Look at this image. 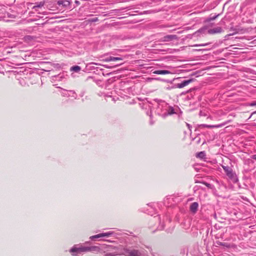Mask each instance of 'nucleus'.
<instances>
[{"label":"nucleus","instance_id":"1","mask_svg":"<svg viewBox=\"0 0 256 256\" xmlns=\"http://www.w3.org/2000/svg\"><path fill=\"white\" fill-rule=\"evenodd\" d=\"M222 168L230 178L234 182H237L238 180L236 178V174L233 172L232 169L226 166H222Z\"/></svg>","mask_w":256,"mask_h":256},{"label":"nucleus","instance_id":"2","mask_svg":"<svg viewBox=\"0 0 256 256\" xmlns=\"http://www.w3.org/2000/svg\"><path fill=\"white\" fill-rule=\"evenodd\" d=\"M93 248H94L90 247L73 248L70 250V252H77L78 253H81L82 252L92 250Z\"/></svg>","mask_w":256,"mask_h":256},{"label":"nucleus","instance_id":"3","mask_svg":"<svg viewBox=\"0 0 256 256\" xmlns=\"http://www.w3.org/2000/svg\"><path fill=\"white\" fill-rule=\"evenodd\" d=\"M112 232H104V233H100L94 236H92L90 237V238L92 240H93L94 238H100L102 237H108L112 234Z\"/></svg>","mask_w":256,"mask_h":256},{"label":"nucleus","instance_id":"4","mask_svg":"<svg viewBox=\"0 0 256 256\" xmlns=\"http://www.w3.org/2000/svg\"><path fill=\"white\" fill-rule=\"evenodd\" d=\"M222 31V28L218 26L208 30V33L210 34H220Z\"/></svg>","mask_w":256,"mask_h":256},{"label":"nucleus","instance_id":"5","mask_svg":"<svg viewBox=\"0 0 256 256\" xmlns=\"http://www.w3.org/2000/svg\"><path fill=\"white\" fill-rule=\"evenodd\" d=\"M193 81H194L193 79H190V80H184L180 84H176V87L179 88H182L188 86V84H190Z\"/></svg>","mask_w":256,"mask_h":256},{"label":"nucleus","instance_id":"6","mask_svg":"<svg viewBox=\"0 0 256 256\" xmlns=\"http://www.w3.org/2000/svg\"><path fill=\"white\" fill-rule=\"evenodd\" d=\"M198 204L196 202H192L190 206V210L193 214H196L198 210Z\"/></svg>","mask_w":256,"mask_h":256},{"label":"nucleus","instance_id":"7","mask_svg":"<svg viewBox=\"0 0 256 256\" xmlns=\"http://www.w3.org/2000/svg\"><path fill=\"white\" fill-rule=\"evenodd\" d=\"M177 36L176 35H168L165 36L164 38V41L168 42L173 40L177 39Z\"/></svg>","mask_w":256,"mask_h":256},{"label":"nucleus","instance_id":"8","mask_svg":"<svg viewBox=\"0 0 256 256\" xmlns=\"http://www.w3.org/2000/svg\"><path fill=\"white\" fill-rule=\"evenodd\" d=\"M154 74H171L172 72L167 70H156L153 72Z\"/></svg>","mask_w":256,"mask_h":256},{"label":"nucleus","instance_id":"9","mask_svg":"<svg viewBox=\"0 0 256 256\" xmlns=\"http://www.w3.org/2000/svg\"><path fill=\"white\" fill-rule=\"evenodd\" d=\"M58 5H62L64 7H66L69 6L70 4V2L66 0H59L58 2Z\"/></svg>","mask_w":256,"mask_h":256},{"label":"nucleus","instance_id":"10","mask_svg":"<svg viewBox=\"0 0 256 256\" xmlns=\"http://www.w3.org/2000/svg\"><path fill=\"white\" fill-rule=\"evenodd\" d=\"M128 256H140V254L138 250H133L128 252Z\"/></svg>","mask_w":256,"mask_h":256},{"label":"nucleus","instance_id":"11","mask_svg":"<svg viewBox=\"0 0 256 256\" xmlns=\"http://www.w3.org/2000/svg\"><path fill=\"white\" fill-rule=\"evenodd\" d=\"M205 152H200L196 154V156L198 158H204L205 157Z\"/></svg>","mask_w":256,"mask_h":256},{"label":"nucleus","instance_id":"12","mask_svg":"<svg viewBox=\"0 0 256 256\" xmlns=\"http://www.w3.org/2000/svg\"><path fill=\"white\" fill-rule=\"evenodd\" d=\"M44 2H39L38 4H36V5H35L32 8L36 10V8H40V7L44 6Z\"/></svg>","mask_w":256,"mask_h":256},{"label":"nucleus","instance_id":"13","mask_svg":"<svg viewBox=\"0 0 256 256\" xmlns=\"http://www.w3.org/2000/svg\"><path fill=\"white\" fill-rule=\"evenodd\" d=\"M70 70L75 72H78L80 70V67L78 66H74L71 68Z\"/></svg>","mask_w":256,"mask_h":256},{"label":"nucleus","instance_id":"14","mask_svg":"<svg viewBox=\"0 0 256 256\" xmlns=\"http://www.w3.org/2000/svg\"><path fill=\"white\" fill-rule=\"evenodd\" d=\"M110 60H111V61L122 60V58L120 57L110 56Z\"/></svg>","mask_w":256,"mask_h":256},{"label":"nucleus","instance_id":"15","mask_svg":"<svg viewBox=\"0 0 256 256\" xmlns=\"http://www.w3.org/2000/svg\"><path fill=\"white\" fill-rule=\"evenodd\" d=\"M168 112L169 114H172L175 113L174 109L172 107L170 108Z\"/></svg>","mask_w":256,"mask_h":256},{"label":"nucleus","instance_id":"16","mask_svg":"<svg viewBox=\"0 0 256 256\" xmlns=\"http://www.w3.org/2000/svg\"><path fill=\"white\" fill-rule=\"evenodd\" d=\"M202 126L208 128H218V126H210V125H205V124L202 125Z\"/></svg>","mask_w":256,"mask_h":256},{"label":"nucleus","instance_id":"17","mask_svg":"<svg viewBox=\"0 0 256 256\" xmlns=\"http://www.w3.org/2000/svg\"><path fill=\"white\" fill-rule=\"evenodd\" d=\"M98 18H92V19H90L88 20V22H98Z\"/></svg>","mask_w":256,"mask_h":256},{"label":"nucleus","instance_id":"18","mask_svg":"<svg viewBox=\"0 0 256 256\" xmlns=\"http://www.w3.org/2000/svg\"><path fill=\"white\" fill-rule=\"evenodd\" d=\"M102 61L106 62H110L111 60H110V57H109V58H107L105 59L102 60Z\"/></svg>","mask_w":256,"mask_h":256},{"label":"nucleus","instance_id":"19","mask_svg":"<svg viewBox=\"0 0 256 256\" xmlns=\"http://www.w3.org/2000/svg\"><path fill=\"white\" fill-rule=\"evenodd\" d=\"M220 244L222 246H226V247H230V245H228L226 243H222V242H220Z\"/></svg>","mask_w":256,"mask_h":256},{"label":"nucleus","instance_id":"20","mask_svg":"<svg viewBox=\"0 0 256 256\" xmlns=\"http://www.w3.org/2000/svg\"><path fill=\"white\" fill-rule=\"evenodd\" d=\"M250 106H256V101L251 102L250 104Z\"/></svg>","mask_w":256,"mask_h":256},{"label":"nucleus","instance_id":"21","mask_svg":"<svg viewBox=\"0 0 256 256\" xmlns=\"http://www.w3.org/2000/svg\"><path fill=\"white\" fill-rule=\"evenodd\" d=\"M205 185L208 186V187H210V184H208V183H204Z\"/></svg>","mask_w":256,"mask_h":256},{"label":"nucleus","instance_id":"22","mask_svg":"<svg viewBox=\"0 0 256 256\" xmlns=\"http://www.w3.org/2000/svg\"><path fill=\"white\" fill-rule=\"evenodd\" d=\"M75 3H76V4H77L78 5L80 4V2H79V1H78V0H76V1H75Z\"/></svg>","mask_w":256,"mask_h":256},{"label":"nucleus","instance_id":"23","mask_svg":"<svg viewBox=\"0 0 256 256\" xmlns=\"http://www.w3.org/2000/svg\"><path fill=\"white\" fill-rule=\"evenodd\" d=\"M104 66L106 68H110L109 66Z\"/></svg>","mask_w":256,"mask_h":256},{"label":"nucleus","instance_id":"24","mask_svg":"<svg viewBox=\"0 0 256 256\" xmlns=\"http://www.w3.org/2000/svg\"><path fill=\"white\" fill-rule=\"evenodd\" d=\"M206 44H200L199 46H206Z\"/></svg>","mask_w":256,"mask_h":256},{"label":"nucleus","instance_id":"25","mask_svg":"<svg viewBox=\"0 0 256 256\" xmlns=\"http://www.w3.org/2000/svg\"><path fill=\"white\" fill-rule=\"evenodd\" d=\"M254 158L256 160V155L254 156Z\"/></svg>","mask_w":256,"mask_h":256},{"label":"nucleus","instance_id":"26","mask_svg":"<svg viewBox=\"0 0 256 256\" xmlns=\"http://www.w3.org/2000/svg\"><path fill=\"white\" fill-rule=\"evenodd\" d=\"M216 18V17H214V18H212V20H214V19Z\"/></svg>","mask_w":256,"mask_h":256},{"label":"nucleus","instance_id":"27","mask_svg":"<svg viewBox=\"0 0 256 256\" xmlns=\"http://www.w3.org/2000/svg\"><path fill=\"white\" fill-rule=\"evenodd\" d=\"M256 112H253V114H256Z\"/></svg>","mask_w":256,"mask_h":256}]
</instances>
